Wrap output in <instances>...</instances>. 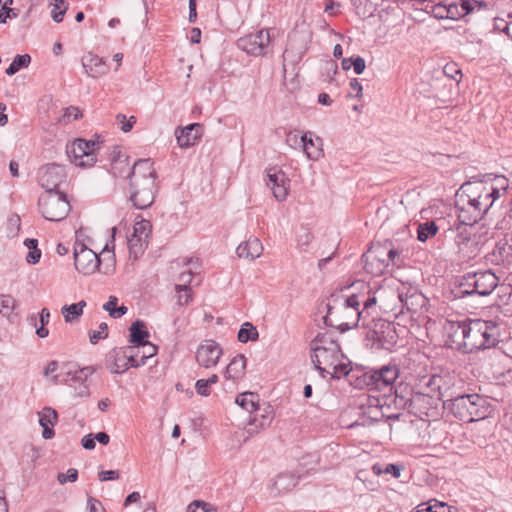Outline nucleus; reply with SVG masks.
<instances>
[{
	"label": "nucleus",
	"instance_id": "nucleus-63",
	"mask_svg": "<svg viewBox=\"0 0 512 512\" xmlns=\"http://www.w3.org/2000/svg\"><path fill=\"white\" fill-rule=\"evenodd\" d=\"M352 67L356 74H362L366 68L365 59L360 56L354 57L353 62H352Z\"/></svg>",
	"mask_w": 512,
	"mask_h": 512
},
{
	"label": "nucleus",
	"instance_id": "nucleus-61",
	"mask_svg": "<svg viewBox=\"0 0 512 512\" xmlns=\"http://www.w3.org/2000/svg\"><path fill=\"white\" fill-rule=\"evenodd\" d=\"M210 386L205 379H199L195 384V389L199 395L208 396L210 394Z\"/></svg>",
	"mask_w": 512,
	"mask_h": 512
},
{
	"label": "nucleus",
	"instance_id": "nucleus-57",
	"mask_svg": "<svg viewBox=\"0 0 512 512\" xmlns=\"http://www.w3.org/2000/svg\"><path fill=\"white\" fill-rule=\"evenodd\" d=\"M57 479L60 484L75 482L78 479V471L75 468H70L66 473H59Z\"/></svg>",
	"mask_w": 512,
	"mask_h": 512
},
{
	"label": "nucleus",
	"instance_id": "nucleus-24",
	"mask_svg": "<svg viewBox=\"0 0 512 512\" xmlns=\"http://www.w3.org/2000/svg\"><path fill=\"white\" fill-rule=\"evenodd\" d=\"M271 420L272 418H242V421L238 423V428L241 431L240 437L246 441L249 437L269 427Z\"/></svg>",
	"mask_w": 512,
	"mask_h": 512
},
{
	"label": "nucleus",
	"instance_id": "nucleus-14",
	"mask_svg": "<svg viewBox=\"0 0 512 512\" xmlns=\"http://www.w3.org/2000/svg\"><path fill=\"white\" fill-rule=\"evenodd\" d=\"M270 43V35L268 31L260 30L257 33L249 34L241 37L237 41L239 49L254 56L266 55L268 45Z\"/></svg>",
	"mask_w": 512,
	"mask_h": 512
},
{
	"label": "nucleus",
	"instance_id": "nucleus-30",
	"mask_svg": "<svg viewBox=\"0 0 512 512\" xmlns=\"http://www.w3.org/2000/svg\"><path fill=\"white\" fill-rule=\"evenodd\" d=\"M482 337L481 341L485 342L482 349H489L495 347L499 342L498 336V326L494 321H486L482 320Z\"/></svg>",
	"mask_w": 512,
	"mask_h": 512
},
{
	"label": "nucleus",
	"instance_id": "nucleus-36",
	"mask_svg": "<svg viewBox=\"0 0 512 512\" xmlns=\"http://www.w3.org/2000/svg\"><path fill=\"white\" fill-rule=\"evenodd\" d=\"M443 382V379L441 376L433 375L431 376L427 382L425 383L427 389L429 391L426 392V395H428L431 398H436L443 403V407H445V400H443V393L441 391V384Z\"/></svg>",
	"mask_w": 512,
	"mask_h": 512
},
{
	"label": "nucleus",
	"instance_id": "nucleus-21",
	"mask_svg": "<svg viewBox=\"0 0 512 512\" xmlns=\"http://www.w3.org/2000/svg\"><path fill=\"white\" fill-rule=\"evenodd\" d=\"M202 125L192 123L186 127H178L175 130V137L180 148H189L201 138Z\"/></svg>",
	"mask_w": 512,
	"mask_h": 512
},
{
	"label": "nucleus",
	"instance_id": "nucleus-41",
	"mask_svg": "<svg viewBox=\"0 0 512 512\" xmlns=\"http://www.w3.org/2000/svg\"><path fill=\"white\" fill-rule=\"evenodd\" d=\"M30 62H31L30 55H28V54L16 55L14 57L12 63L6 69V74L9 76H12V75L16 74L20 69L28 67Z\"/></svg>",
	"mask_w": 512,
	"mask_h": 512
},
{
	"label": "nucleus",
	"instance_id": "nucleus-49",
	"mask_svg": "<svg viewBox=\"0 0 512 512\" xmlns=\"http://www.w3.org/2000/svg\"><path fill=\"white\" fill-rule=\"evenodd\" d=\"M382 245H384L386 247V252H387L386 260L388 263V267L390 265H393V266L400 265V263H401L400 252L397 249H394L392 247V243L390 241H385L384 243H382Z\"/></svg>",
	"mask_w": 512,
	"mask_h": 512
},
{
	"label": "nucleus",
	"instance_id": "nucleus-12",
	"mask_svg": "<svg viewBox=\"0 0 512 512\" xmlns=\"http://www.w3.org/2000/svg\"><path fill=\"white\" fill-rule=\"evenodd\" d=\"M386 257V247L380 242L373 243L362 256L365 271L373 276L384 274L388 269Z\"/></svg>",
	"mask_w": 512,
	"mask_h": 512
},
{
	"label": "nucleus",
	"instance_id": "nucleus-2",
	"mask_svg": "<svg viewBox=\"0 0 512 512\" xmlns=\"http://www.w3.org/2000/svg\"><path fill=\"white\" fill-rule=\"evenodd\" d=\"M311 360L322 377L340 379L348 373L350 360L342 353L339 343L327 334H318L311 343Z\"/></svg>",
	"mask_w": 512,
	"mask_h": 512
},
{
	"label": "nucleus",
	"instance_id": "nucleus-23",
	"mask_svg": "<svg viewBox=\"0 0 512 512\" xmlns=\"http://www.w3.org/2000/svg\"><path fill=\"white\" fill-rule=\"evenodd\" d=\"M468 319L450 320V349H456L464 353V342H467Z\"/></svg>",
	"mask_w": 512,
	"mask_h": 512
},
{
	"label": "nucleus",
	"instance_id": "nucleus-10",
	"mask_svg": "<svg viewBox=\"0 0 512 512\" xmlns=\"http://www.w3.org/2000/svg\"><path fill=\"white\" fill-rule=\"evenodd\" d=\"M140 348L139 347H119L114 348L109 356V359L112 361L110 365V371L114 374H120L127 371L129 368H138L143 366V362H136L135 356H139Z\"/></svg>",
	"mask_w": 512,
	"mask_h": 512
},
{
	"label": "nucleus",
	"instance_id": "nucleus-16",
	"mask_svg": "<svg viewBox=\"0 0 512 512\" xmlns=\"http://www.w3.org/2000/svg\"><path fill=\"white\" fill-rule=\"evenodd\" d=\"M222 353L221 346L215 340L206 339L196 350V361L204 368H212L217 365Z\"/></svg>",
	"mask_w": 512,
	"mask_h": 512
},
{
	"label": "nucleus",
	"instance_id": "nucleus-29",
	"mask_svg": "<svg viewBox=\"0 0 512 512\" xmlns=\"http://www.w3.org/2000/svg\"><path fill=\"white\" fill-rule=\"evenodd\" d=\"M130 331V347H139L141 349V345L151 344L147 339L149 337V332L146 329L145 323L141 320H136L132 323L129 328Z\"/></svg>",
	"mask_w": 512,
	"mask_h": 512
},
{
	"label": "nucleus",
	"instance_id": "nucleus-38",
	"mask_svg": "<svg viewBox=\"0 0 512 512\" xmlns=\"http://www.w3.org/2000/svg\"><path fill=\"white\" fill-rule=\"evenodd\" d=\"M118 298L116 296H109L108 301L103 304V309L109 313L112 318L118 319L124 316L128 308L124 305L117 307Z\"/></svg>",
	"mask_w": 512,
	"mask_h": 512
},
{
	"label": "nucleus",
	"instance_id": "nucleus-48",
	"mask_svg": "<svg viewBox=\"0 0 512 512\" xmlns=\"http://www.w3.org/2000/svg\"><path fill=\"white\" fill-rule=\"evenodd\" d=\"M158 352V348L154 344L141 345L139 356H135L136 362H143V366L147 363V360L154 357Z\"/></svg>",
	"mask_w": 512,
	"mask_h": 512
},
{
	"label": "nucleus",
	"instance_id": "nucleus-59",
	"mask_svg": "<svg viewBox=\"0 0 512 512\" xmlns=\"http://www.w3.org/2000/svg\"><path fill=\"white\" fill-rule=\"evenodd\" d=\"M61 370L59 368V363L57 361H50L43 370V374L45 377H50V381L52 382V378L54 375H57Z\"/></svg>",
	"mask_w": 512,
	"mask_h": 512
},
{
	"label": "nucleus",
	"instance_id": "nucleus-53",
	"mask_svg": "<svg viewBox=\"0 0 512 512\" xmlns=\"http://www.w3.org/2000/svg\"><path fill=\"white\" fill-rule=\"evenodd\" d=\"M144 245H147V242L140 240L139 237H135L133 234L128 238L130 254H133L135 257L143 252Z\"/></svg>",
	"mask_w": 512,
	"mask_h": 512
},
{
	"label": "nucleus",
	"instance_id": "nucleus-28",
	"mask_svg": "<svg viewBox=\"0 0 512 512\" xmlns=\"http://www.w3.org/2000/svg\"><path fill=\"white\" fill-rule=\"evenodd\" d=\"M263 246L256 237H250L247 241L242 242L236 249L238 257L254 260L261 256Z\"/></svg>",
	"mask_w": 512,
	"mask_h": 512
},
{
	"label": "nucleus",
	"instance_id": "nucleus-27",
	"mask_svg": "<svg viewBox=\"0 0 512 512\" xmlns=\"http://www.w3.org/2000/svg\"><path fill=\"white\" fill-rule=\"evenodd\" d=\"M312 136V132H305L300 137V144L309 159L318 160L322 156V140L319 137L313 139Z\"/></svg>",
	"mask_w": 512,
	"mask_h": 512
},
{
	"label": "nucleus",
	"instance_id": "nucleus-5",
	"mask_svg": "<svg viewBox=\"0 0 512 512\" xmlns=\"http://www.w3.org/2000/svg\"><path fill=\"white\" fill-rule=\"evenodd\" d=\"M498 281V277L490 270L468 273L456 279L455 287L450 289V299H459L473 294L488 296L498 286Z\"/></svg>",
	"mask_w": 512,
	"mask_h": 512
},
{
	"label": "nucleus",
	"instance_id": "nucleus-56",
	"mask_svg": "<svg viewBox=\"0 0 512 512\" xmlns=\"http://www.w3.org/2000/svg\"><path fill=\"white\" fill-rule=\"evenodd\" d=\"M105 252H108V256L103 258V265H104V274H109L114 270V264H115V255L114 253H110L109 244H106L103 252L101 255H104Z\"/></svg>",
	"mask_w": 512,
	"mask_h": 512
},
{
	"label": "nucleus",
	"instance_id": "nucleus-47",
	"mask_svg": "<svg viewBox=\"0 0 512 512\" xmlns=\"http://www.w3.org/2000/svg\"><path fill=\"white\" fill-rule=\"evenodd\" d=\"M362 308H360V312H363V327H369V321L367 318L372 314L373 309H375L376 305V297L369 296L365 300H361Z\"/></svg>",
	"mask_w": 512,
	"mask_h": 512
},
{
	"label": "nucleus",
	"instance_id": "nucleus-31",
	"mask_svg": "<svg viewBox=\"0 0 512 512\" xmlns=\"http://www.w3.org/2000/svg\"><path fill=\"white\" fill-rule=\"evenodd\" d=\"M298 482V477L293 473H280L275 478L272 485V492L275 494H281L291 491Z\"/></svg>",
	"mask_w": 512,
	"mask_h": 512
},
{
	"label": "nucleus",
	"instance_id": "nucleus-17",
	"mask_svg": "<svg viewBox=\"0 0 512 512\" xmlns=\"http://www.w3.org/2000/svg\"><path fill=\"white\" fill-rule=\"evenodd\" d=\"M488 9L483 0H452L450 1V20L463 19L469 14Z\"/></svg>",
	"mask_w": 512,
	"mask_h": 512
},
{
	"label": "nucleus",
	"instance_id": "nucleus-6",
	"mask_svg": "<svg viewBox=\"0 0 512 512\" xmlns=\"http://www.w3.org/2000/svg\"><path fill=\"white\" fill-rule=\"evenodd\" d=\"M93 373L90 367L76 369L70 364H65L61 367L60 372L54 375L52 383L54 385L67 384L73 389V396L85 397L89 395V386L87 378Z\"/></svg>",
	"mask_w": 512,
	"mask_h": 512
},
{
	"label": "nucleus",
	"instance_id": "nucleus-32",
	"mask_svg": "<svg viewBox=\"0 0 512 512\" xmlns=\"http://www.w3.org/2000/svg\"><path fill=\"white\" fill-rule=\"evenodd\" d=\"M511 255V247L507 244V242H497L486 256L488 262L494 265H502Z\"/></svg>",
	"mask_w": 512,
	"mask_h": 512
},
{
	"label": "nucleus",
	"instance_id": "nucleus-39",
	"mask_svg": "<svg viewBox=\"0 0 512 512\" xmlns=\"http://www.w3.org/2000/svg\"><path fill=\"white\" fill-rule=\"evenodd\" d=\"M259 337V333L256 329V327L250 323L245 322L241 325L239 331H238V341L241 343H247L249 341H256Z\"/></svg>",
	"mask_w": 512,
	"mask_h": 512
},
{
	"label": "nucleus",
	"instance_id": "nucleus-50",
	"mask_svg": "<svg viewBox=\"0 0 512 512\" xmlns=\"http://www.w3.org/2000/svg\"><path fill=\"white\" fill-rule=\"evenodd\" d=\"M16 307V300L10 295L0 294V313L10 315Z\"/></svg>",
	"mask_w": 512,
	"mask_h": 512
},
{
	"label": "nucleus",
	"instance_id": "nucleus-43",
	"mask_svg": "<svg viewBox=\"0 0 512 512\" xmlns=\"http://www.w3.org/2000/svg\"><path fill=\"white\" fill-rule=\"evenodd\" d=\"M425 9L436 19H448V6L445 4V0H439L431 5L427 4Z\"/></svg>",
	"mask_w": 512,
	"mask_h": 512
},
{
	"label": "nucleus",
	"instance_id": "nucleus-45",
	"mask_svg": "<svg viewBox=\"0 0 512 512\" xmlns=\"http://www.w3.org/2000/svg\"><path fill=\"white\" fill-rule=\"evenodd\" d=\"M424 301V297L421 293H418L416 289H413L409 295V300L404 298L403 308H406L409 312H417L418 307Z\"/></svg>",
	"mask_w": 512,
	"mask_h": 512
},
{
	"label": "nucleus",
	"instance_id": "nucleus-34",
	"mask_svg": "<svg viewBox=\"0 0 512 512\" xmlns=\"http://www.w3.org/2000/svg\"><path fill=\"white\" fill-rule=\"evenodd\" d=\"M259 395L254 392H244L237 396L236 404L242 407L248 413H253L259 410Z\"/></svg>",
	"mask_w": 512,
	"mask_h": 512
},
{
	"label": "nucleus",
	"instance_id": "nucleus-40",
	"mask_svg": "<svg viewBox=\"0 0 512 512\" xmlns=\"http://www.w3.org/2000/svg\"><path fill=\"white\" fill-rule=\"evenodd\" d=\"M152 231V225L148 220H140L135 222L133 226V235L135 237H139L140 240L148 243V239L150 237Z\"/></svg>",
	"mask_w": 512,
	"mask_h": 512
},
{
	"label": "nucleus",
	"instance_id": "nucleus-44",
	"mask_svg": "<svg viewBox=\"0 0 512 512\" xmlns=\"http://www.w3.org/2000/svg\"><path fill=\"white\" fill-rule=\"evenodd\" d=\"M438 227L434 222H425L418 226L417 239L425 242L429 237L437 233Z\"/></svg>",
	"mask_w": 512,
	"mask_h": 512
},
{
	"label": "nucleus",
	"instance_id": "nucleus-33",
	"mask_svg": "<svg viewBox=\"0 0 512 512\" xmlns=\"http://www.w3.org/2000/svg\"><path fill=\"white\" fill-rule=\"evenodd\" d=\"M246 369V358L244 355L239 354L235 356L225 369V378L236 380L241 378Z\"/></svg>",
	"mask_w": 512,
	"mask_h": 512
},
{
	"label": "nucleus",
	"instance_id": "nucleus-20",
	"mask_svg": "<svg viewBox=\"0 0 512 512\" xmlns=\"http://www.w3.org/2000/svg\"><path fill=\"white\" fill-rule=\"evenodd\" d=\"M482 319H468L467 342H464V353H472L481 350L485 342L481 341L482 337Z\"/></svg>",
	"mask_w": 512,
	"mask_h": 512
},
{
	"label": "nucleus",
	"instance_id": "nucleus-52",
	"mask_svg": "<svg viewBox=\"0 0 512 512\" xmlns=\"http://www.w3.org/2000/svg\"><path fill=\"white\" fill-rule=\"evenodd\" d=\"M198 508L202 509L204 512H215L217 510V508L211 503L205 502L203 500H193L188 504L186 511L196 512Z\"/></svg>",
	"mask_w": 512,
	"mask_h": 512
},
{
	"label": "nucleus",
	"instance_id": "nucleus-11",
	"mask_svg": "<svg viewBox=\"0 0 512 512\" xmlns=\"http://www.w3.org/2000/svg\"><path fill=\"white\" fill-rule=\"evenodd\" d=\"M102 260L92 249L84 243L76 242L74 245V265L78 272L91 275L100 269Z\"/></svg>",
	"mask_w": 512,
	"mask_h": 512
},
{
	"label": "nucleus",
	"instance_id": "nucleus-64",
	"mask_svg": "<svg viewBox=\"0 0 512 512\" xmlns=\"http://www.w3.org/2000/svg\"><path fill=\"white\" fill-rule=\"evenodd\" d=\"M403 470V466L397 464H388L384 468V473L391 474L394 478H399L401 476V471Z\"/></svg>",
	"mask_w": 512,
	"mask_h": 512
},
{
	"label": "nucleus",
	"instance_id": "nucleus-1",
	"mask_svg": "<svg viewBox=\"0 0 512 512\" xmlns=\"http://www.w3.org/2000/svg\"><path fill=\"white\" fill-rule=\"evenodd\" d=\"M493 193L484 188L483 182H465L454 195V210L457 220L464 226H473L489 214L493 208Z\"/></svg>",
	"mask_w": 512,
	"mask_h": 512
},
{
	"label": "nucleus",
	"instance_id": "nucleus-13",
	"mask_svg": "<svg viewBox=\"0 0 512 512\" xmlns=\"http://www.w3.org/2000/svg\"><path fill=\"white\" fill-rule=\"evenodd\" d=\"M67 172L63 165L50 163L44 166L39 173V183L45 193L60 192L59 187L66 181Z\"/></svg>",
	"mask_w": 512,
	"mask_h": 512
},
{
	"label": "nucleus",
	"instance_id": "nucleus-37",
	"mask_svg": "<svg viewBox=\"0 0 512 512\" xmlns=\"http://www.w3.org/2000/svg\"><path fill=\"white\" fill-rule=\"evenodd\" d=\"M86 306L84 300L79 301L71 305H64L61 309V313L66 322L71 323L78 319L83 314V309Z\"/></svg>",
	"mask_w": 512,
	"mask_h": 512
},
{
	"label": "nucleus",
	"instance_id": "nucleus-51",
	"mask_svg": "<svg viewBox=\"0 0 512 512\" xmlns=\"http://www.w3.org/2000/svg\"><path fill=\"white\" fill-rule=\"evenodd\" d=\"M193 279V273L191 270L183 271L177 278V283L175 284V292L182 291L186 288H191L190 284Z\"/></svg>",
	"mask_w": 512,
	"mask_h": 512
},
{
	"label": "nucleus",
	"instance_id": "nucleus-4",
	"mask_svg": "<svg viewBox=\"0 0 512 512\" xmlns=\"http://www.w3.org/2000/svg\"><path fill=\"white\" fill-rule=\"evenodd\" d=\"M360 296L352 294L344 297L341 294H332L328 299L327 313L324 322L341 332L348 331L363 323V312H360Z\"/></svg>",
	"mask_w": 512,
	"mask_h": 512
},
{
	"label": "nucleus",
	"instance_id": "nucleus-58",
	"mask_svg": "<svg viewBox=\"0 0 512 512\" xmlns=\"http://www.w3.org/2000/svg\"><path fill=\"white\" fill-rule=\"evenodd\" d=\"M177 304L179 306L188 305L192 301V290L191 288L183 289L182 291L176 292Z\"/></svg>",
	"mask_w": 512,
	"mask_h": 512
},
{
	"label": "nucleus",
	"instance_id": "nucleus-62",
	"mask_svg": "<svg viewBox=\"0 0 512 512\" xmlns=\"http://www.w3.org/2000/svg\"><path fill=\"white\" fill-rule=\"evenodd\" d=\"M100 481L117 480L119 478L118 470H103L98 473Z\"/></svg>",
	"mask_w": 512,
	"mask_h": 512
},
{
	"label": "nucleus",
	"instance_id": "nucleus-19",
	"mask_svg": "<svg viewBox=\"0 0 512 512\" xmlns=\"http://www.w3.org/2000/svg\"><path fill=\"white\" fill-rule=\"evenodd\" d=\"M267 186L278 201H284L288 195L289 179L282 171L270 169L267 173Z\"/></svg>",
	"mask_w": 512,
	"mask_h": 512
},
{
	"label": "nucleus",
	"instance_id": "nucleus-42",
	"mask_svg": "<svg viewBox=\"0 0 512 512\" xmlns=\"http://www.w3.org/2000/svg\"><path fill=\"white\" fill-rule=\"evenodd\" d=\"M51 9V17L56 23H61L67 11V4L64 0H49Z\"/></svg>",
	"mask_w": 512,
	"mask_h": 512
},
{
	"label": "nucleus",
	"instance_id": "nucleus-3",
	"mask_svg": "<svg viewBox=\"0 0 512 512\" xmlns=\"http://www.w3.org/2000/svg\"><path fill=\"white\" fill-rule=\"evenodd\" d=\"M129 199L137 209L150 207L157 192V173L150 159L136 161L128 175Z\"/></svg>",
	"mask_w": 512,
	"mask_h": 512
},
{
	"label": "nucleus",
	"instance_id": "nucleus-15",
	"mask_svg": "<svg viewBox=\"0 0 512 512\" xmlns=\"http://www.w3.org/2000/svg\"><path fill=\"white\" fill-rule=\"evenodd\" d=\"M372 389L377 391H391L395 381L399 378L400 370L397 365H383L378 369H372Z\"/></svg>",
	"mask_w": 512,
	"mask_h": 512
},
{
	"label": "nucleus",
	"instance_id": "nucleus-54",
	"mask_svg": "<svg viewBox=\"0 0 512 512\" xmlns=\"http://www.w3.org/2000/svg\"><path fill=\"white\" fill-rule=\"evenodd\" d=\"M90 342L92 344H96L100 339H105L108 337V325L105 322L100 323L98 330L91 331L90 334Z\"/></svg>",
	"mask_w": 512,
	"mask_h": 512
},
{
	"label": "nucleus",
	"instance_id": "nucleus-46",
	"mask_svg": "<svg viewBox=\"0 0 512 512\" xmlns=\"http://www.w3.org/2000/svg\"><path fill=\"white\" fill-rule=\"evenodd\" d=\"M59 418H39V425L42 427V437L46 440L52 439L55 435L54 426Z\"/></svg>",
	"mask_w": 512,
	"mask_h": 512
},
{
	"label": "nucleus",
	"instance_id": "nucleus-18",
	"mask_svg": "<svg viewBox=\"0 0 512 512\" xmlns=\"http://www.w3.org/2000/svg\"><path fill=\"white\" fill-rule=\"evenodd\" d=\"M373 327L370 329L368 337L382 346L391 344L395 341V329L391 322L383 319H372Z\"/></svg>",
	"mask_w": 512,
	"mask_h": 512
},
{
	"label": "nucleus",
	"instance_id": "nucleus-26",
	"mask_svg": "<svg viewBox=\"0 0 512 512\" xmlns=\"http://www.w3.org/2000/svg\"><path fill=\"white\" fill-rule=\"evenodd\" d=\"M82 65L85 72L93 78L101 77L108 72L106 62L99 56L91 53L82 58Z\"/></svg>",
	"mask_w": 512,
	"mask_h": 512
},
{
	"label": "nucleus",
	"instance_id": "nucleus-7",
	"mask_svg": "<svg viewBox=\"0 0 512 512\" xmlns=\"http://www.w3.org/2000/svg\"><path fill=\"white\" fill-rule=\"evenodd\" d=\"M39 208L42 216L49 221H62L70 212V203L63 192L44 193L39 198Z\"/></svg>",
	"mask_w": 512,
	"mask_h": 512
},
{
	"label": "nucleus",
	"instance_id": "nucleus-25",
	"mask_svg": "<svg viewBox=\"0 0 512 512\" xmlns=\"http://www.w3.org/2000/svg\"><path fill=\"white\" fill-rule=\"evenodd\" d=\"M455 244L458 247V253L460 254V259L463 261H467L476 256L477 253V242L475 238L471 237V234L459 233L455 238Z\"/></svg>",
	"mask_w": 512,
	"mask_h": 512
},
{
	"label": "nucleus",
	"instance_id": "nucleus-55",
	"mask_svg": "<svg viewBox=\"0 0 512 512\" xmlns=\"http://www.w3.org/2000/svg\"><path fill=\"white\" fill-rule=\"evenodd\" d=\"M116 120L120 124V129L124 133L131 131L134 124L136 123V118L134 116L127 118L126 115L121 113L116 116Z\"/></svg>",
	"mask_w": 512,
	"mask_h": 512
},
{
	"label": "nucleus",
	"instance_id": "nucleus-22",
	"mask_svg": "<svg viewBox=\"0 0 512 512\" xmlns=\"http://www.w3.org/2000/svg\"><path fill=\"white\" fill-rule=\"evenodd\" d=\"M348 378V381L352 386H354L357 389H363L368 388L370 390L372 389V369L369 368H363V367H356L352 368L350 365L348 366V373L345 374Z\"/></svg>",
	"mask_w": 512,
	"mask_h": 512
},
{
	"label": "nucleus",
	"instance_id": "nucleus-8",
	"mask_svg": "<svg viewBox=\"0 0 512 512\" xmlns=\"http://www.w3.org/2000/svg\"><path fill=\"white\" fill-rule=\"evenodd\" d=\"M485 400L478 394L450 393V413L453 416H486Z\"/></svg>",
	"mask_w": 512,
	"mask_h": 512
},
{
	"label": "nucleus",
	"instance_id": "nucleus-35",
	"mask_svg": "<svg viewBox=\"0 0 512 512\" xmlns=\"http://www.w3.org/2000/svg\"><path fill=\"white\" fill-rule=\"evenodd\" d=\"M483 186L486 189L493 190V193L488 196L489 199H493V205L495 204L496 200H498L501 196V191L505 193V191L508 188V179L504 176H495L493 178V181L483 182Z\"/></svg>",
	"mask_w": 512,
	"mask_h": 512
},
{
	"label": "nucleus",
	"instance_id": "nucleus-9",
	"mask_svg": "<svg viewBox=\"0 0 512 512\" xmlns=\"http://www.w3.org/2000/svg\"><path fill=\"white\" fill-rule=\"evenodd\" d=\"M98 143L93 140L76 139L66 147L70 161L79 167H92L96 161L95 151Z\"/></svg>",
	"mask_w": 512,
	"mask_h": 512
},
{
	"label": "nucleus",
	"instance_id": "nucleus-60",
	"mask_svg": "<svg viewBox=\"0 0 512 512\" xmlns=\"http://www.w3.org/2000/svg\"><path fill=\"white\" fill-rule=\"evenodd\" d=\"M29 322L31 325H33L36 328V334L38 337L46 338L49 335V330L46 329L45 326H43V325H40L39 327L37 326V316L36 315H32L29 318Z\"/></svg>",
	"mask_w": 512,
	"mask_h": 512
}]
</instances>
